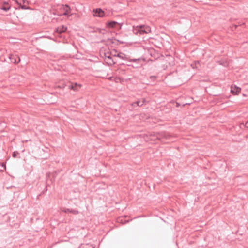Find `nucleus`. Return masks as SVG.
<instances>
[{"label":"nucleus","instance_id":"nucleus-9","mask_svg":"<svg viewBox=\"0 0 248 248\" xmlns=\"http://www.w3.org/2000/svg\"><path fill=\"white\" fill-rule=\"evenodd\" d=\"M62 8L63 10L64 11V13H63V15L64 16L68 15V14L70 12L71 8L67 4H66L65 5H62Z\"/></svg>","mask_w":248,"mask_h":248},{"label":"nucleus","instance_id":"nucleus-26","mask_svg":"<svg viewBox=\"0 0 248 248\" xmlns=\"http://www.w3.org/2000/svg\"><path fill=\"white\" fill-rule=\"evenodd\" d=\"M128 65V66H132V67H139V66H134V65Z\"/></svg>","mask_w":248,"mask_h":248},{"label":"nucleus","instance_id":"nucleus-6","mask_svg":"<svg viewBox=\"0 0 248 248\" xmlns=\"http://www.w3.org/2000/svg\"><path fill=\"white\" fill-rule=\"evenodd\" d=\"M156 136L159 140L163 139H169L170 137V135L168 133L165 132H161L158 133Z\"/></svg>","mask_w":248,"mask_h":248},{"label":"nucleus","instance_id":"nucleus-3","mask_svg":"<svg viewBox=\"0 0 248 248\" xmlns=\"http://www.w3.org/2000/svg\"><path fill=\"white\" fill-rule=\"evenodd\" d=\"M113 56L109 53V52H107L105 53V59L106 62L110 65H112L116 63V62L113 59Z\"/></svg>","mask_w":248,"mask_h":248},{"label":"nucleus","instance_id":"nucleus-2","mask_svg":"<svg viewBox=\"0 0 248 248\" xmlns=\"http://www.w3.org/2000/svg\"><path fill=\"white\" fill-rule=\"evenodd\" d=\"M117 57L120 58V59H122L123 60H127L130 62H136L138 61H139L140 60V59H129L127 57L126 55L121 52H119L118 54H117Z\"/></svg>","mask_w":248,"mask_h":248},{"label":"nucleus","instance_id":"nucleus-7","mask_svg":"<svg viewBox=\"0 0 248 248\" xmlns=\"http://www.w3.org/2000/svg\"><path fill=\"white\" fill-rule=\"evenodd\" d=\"M93 15L95 16L102 17L104 16V11L100 8L93 10Z\"/></svg>","mask_w":248,"mask_h":248},{"label":"nucleus","instance_id":"nucleus-15","mask_svg":"<svg viewBox=\"0 0 248 248\" xmlns=\"http://www.w3.org/2000/svg\"><path fill=\"white\" fill-rule=\"evenodd\" d=\"M119 52L117 51V50L114 49L112 50L109 53L113 57H117V54H118Z\"/></svg>","mask_w":248,"mask_h":248},{"label":"nucleus","instance_id":"nucleus-12","mask_svg":"<svg viewBox=\"0 0 248 248\" xmlns=\"http://www.w3.org/2000/svg\"><path fill=\"white\" fill-rule=\"evenodd\" d=\"M118 23L116 21H111L107 23L106 25L107 27L108 28H114L115 26L117 25Z\"/></svg>","mask_w":248,"mask_h":248},{"label":"nucleus","instance_id":"nucleus-17","mask_svg":"<svg viewBox=\"0 0 248 248\" xmlns=\"http://www.w3.org/2000/svg\"><path fill=\"white\" fill-rule=\"evenodd\" d=\"M200 64V63L198 61L197 62H195V64H194H194H191V66L193 67V68H196L197 69H198L199 68V67H198V65Z\"/></svg>","mask_w":248,"mask_h":248},{"label":"nucleus","instance_id":"nucleus-10","mask_svg":"<svg viewBox=\"0 0 248 248\" xmlns=\"http://www.w3.org/2000/svg\"><path fill=\"white\" fill-rule=\"evenodd\" d=\"M62 212H64L65 213H71L73 214L77 215L78 213V211L77 210L72 209H68V208H64L62 210Z\"/></svg>","mask_w":248,"mask_h":248},{"label":"nucleus","instance_id":"nucleus-23","mask_svg":"<svg viewBox=\"0 0 248 248\" xmlns=\"http://www.w3.org/2000/svg\"><path fill=\"white\" fill-rule=\"evenodd\" d=\"M131 106L133 107V108H134L135 107H137V103H136V101L135 102H133L131 104Z\"/></svg>","mask_w":248,"mask_h":248},{"label":"nucleus","instance_id":"nucleus-16","mask_svg":"<svg viewBox=\"0 0 248 248\" xmlns=\"http://www.w3.org/2000/svg\"><path fill=\"white\" fill-rule=\"evenodd\" d=\"M66 85L64 82H62V83H60L59 85L56 86L57 88H59L61 89H64Z\"/></svg>","mask_w":248,"mask_h":248},{"label":"nucleus","instance_id":"nucleus-18","mask_svg":"<svg viewBox=\"0 0 248 248\" xmlns=\"http://www.w3.org/2000/svg\"><path fill=\"white\" fill-rule=\"evenodd\" d=\"M137 106L139 107L142 106L143 105V103L140 100H138L136 101Z\"/></svg>","mask_w":248,"mask_h":248},{"label":"nucleus","instance_id":"nucleus-22","mask_svg":"<svg viewBox=\"0 0 248 248\" xmlns=\"http://www.w3.org/2000/svg\"><path fill=\"white\" fill-rule=\"evenodd\" d=\"M1 9L4 11H7L10 9V7L9 6H3L1 8Z\"/></svg>","mask_w":248,"mask_h":248},{"label":"nucleus","instance_id":"nucleus-27","mask_svg":"<svg viewBox=\"0 0 248 248\" xmlns=\"http://www.w3.org/2000/svg\"><path fill=\"white\" fill-rule=\"evenodd\" d=\"M47 191V188H46L45 189V191Z\"/></svg>","mask_w":248,"mask_h":248},{"label":"nucleus","instance_id":"nucleus-13","mask_svg":"<svg viewBox=\"0 0 248 248\" xmlns=\"http://www.w3.org/2000/svg\"><path fill=\"white\" fill-rule=\"evenodd\" d=\"M6 165L4 163H0V171L3 172L6 170Z\"/></svg>","mask_w":248,"mask_h":248},{"label":"nucleus","instance_id":"nucleus-8","mask_svg":"<svg viewBox=\"0 0 248 248\" xmlns=\"http://www.w3.org/2000/svg\"><path fill=\"white\" fill-rule=\"evenodd\" d=\"M67 30V27L64 25L58 27L55 29V32L58 34H61L65 32Z\"/></svg>","mask_w":248,"mask_h":248},{"label":"nucleus","instance_id":"nucleus-11","mask_svg":"<svg viewBox=\"0 0 248 248\" xmlns=\"http://www.w3.org/2000/svg\"><path fill=\"white\" fill-rule=\"evenodd\" d=\"M241 89L240 88L236 87V86L231 87V92L232 93H235V94H237L238 93H239L241 91Z\"/></svg>","mask_w":248,"mask_h":248},{"label":"nucleus","instance_id":"nucleus-19","mask_svg":"<svg viewBox=\"0 0 248 248\" xmlns=\"http://www.w3.org/2000/svg\"><path fill=\"white\" fill-rule=\"evenodd\" d=\"M19 154L18 152H16V151H15L12 154V156L14 157V158H16V156H17V155Z\"/></svg>","mask_w":248,"mask_h":248},{"label":"nucleus","instance_id":"nucleus-21","mask_svg":"<svg viewBox=\"0 0 248 248\" xmlns=\"http://www.w3.org/2000/svg\"><path fill=\"white\" fill-rule=\"evenodd\" d=\"M118 222H121L122 223H125L126 222H129L128 220V221H124V222L123 219L122 218H119L118 219Z\"/></svg>","mask_w":248,"mask_h":248},{"label":"nucleus","instance_id":"nucleus-1","mask_svg":"<svg viewBox=\"0 0 248 248\" xmlns=\"http://www.w3.org/2000/svg\"><path fill=\"white\" fill-rule=\"evenodd\" d=\"M133 32L136 35H143L151 33V29L146 25L133 26Z\"/></svg>","mask_w":248,"mask_h":248},{"label":"nucleus","instance_id":"nucleus-25","mask_svg":"<svg viewBox=\"0 0 248 248\" xmlns=\"http://www.w3.org/2000/svg\"><path fill=\"white\" fill-rule=\"evenodd\" d=\"M142 103H143V104L146 102V100L145 98H142Z\"/></svg>","mask_w":248,"mask_h":248},{"label":"nucleus","instance_id":"nucleus-4","mask_svg":"<svg viewBox=\"0 0 248 248\" xmlns=\"http://www.w3.org/2000/svg\"><path fill=\"white\" fill-rule=\"evenodd\" d=\"M82 85L78 83H71L68 85V88L70 90H73L74 91H78L81 87Z\"/></svg>","mask_w":248,"mask_h":248},{"label":"nucleus","instance_id":"nucleus-14","mask_svg":"<svg viewBox=\"0 0 248 248\" xmlns=\"http://www.w3.org/2000/svg\"><path fill=\"white\" fill-rule=\"evenodd\" d=\"M15 1L19 6L25 3L27 1L26 0H15Z\"/></svg>","mask_w":248,"mask_h":248},{"label":"nucleus","instance_id":"nucleus-20","mask_svg":"<svg viewBox=\"0 0 248 248\" xmlns=\"http://www.w3.org/2000/svg\"><path fill=\"white\" fill-rule=\"evenodd\" d=\"M19 6L20 7V8L22 9H24V10H26V9H27L29 8L28 7H27V6H26L25 5H23V4H22L21 5H20Z\"/></svg>","mask_w":248,"mask_h":248},{"label":"nucleus","instance_id":"nucleus-24","mask_svg":"<svg viewBox=\"0 0 248 248\" xmlns=\"http://www.w3.org/2000/svg\"><path fill=\"white\" fill-rule=\"evenodd\" d=\"M241 124H243L246 127L248 128V121H247L245 124L242 123Z\"/></svg>","mask_w":248,"mask_h":248},{"label":"nucleus","instance_id":"nucleus-5","mask_svg":"<svg viewBox=\"0 0 248 248\" xmlns=\"http://www.w3.org/2000/svg\"><path fill=\"white\" fill-rule=\"evenodd\" d=\"M11 62L13 63H18L20 61V59L19 57L16 54H10L9 57Z\"/></svg>","mask_w":248,"mask_h":248}]
</instances>
